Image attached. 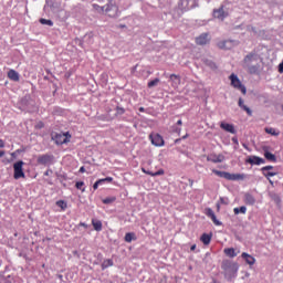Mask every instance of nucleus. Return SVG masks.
Instances as JSON below:
<instances>
[{
  "instance_id": "1",
  "label": "nucleus",
  "mask_w": 283,
  "mask_h": 283,
  "mask_svg": "<svg viewBox=\"0 0 283 283\" xmlns=\"http://www.w3.org/2000/svg\"><path fill=\"white\" fill-rule=\"evenodd\" d=\"M221 269L228 282H233V280H235L239 269L238 263L230 260H223L221 263Z\"/></svg>"
},
{
  "instance_id": "2",
  "label": "nucleus",
  "mask_w": 283,
  "mask_h": 283,
  "mask_svg": "<svg viewBox=\"0 0 283 283\" xmlns=\"http://www.w3.org/2000/svg\"><path fill=\"white\" fill-rule=\"evenodd\" d=\"M260 55H258V53L255 52H251L249 53L244 60V67H247L250 72V74H255L258 72V70H260Z\"/></svg>"
},
{
  "instance_id": "3",
  "label": "nucleus",
  "mask_w": 283,
  "mask_h": 283,
  "mask_svg": "<svg viewBox=\"0 0 283 283\" xmlns=\"http://www.w3.org/2000/svg\"><path fill=\"white\" fill-rule=\"evenodd\" d=\"M104 12L107 14V17L116 19V17H118V6H116V1L107 0L106 6H104Z\"/></svg>"
},
{
  "instance_id": "4",
  "label": "nucleus",
  "mask_w": 283,
  "mask_h": 283,
  "mask_svg": "<svg viewBox=\"0 0 283 283\" xmlns=\"http://www.w3.org/2000/svg\"><path fill=\"white\" fill-rule=\"evenodd\" d=\"M212 172H214L216 176H219V178H224L226 180H244V178H247V176L242 174H231L220 170H212Z\"/></svg>"
},
{
  "instance_id": "5",
  "label": "nucleus",
  "mask_w": 283,
  "mask_h": 283,
  "mask_svg": "<svg viewBox=\"0 0 283 283\" xmlns=\"http://www.w3.org/2000/svg\"><path fill=\"white\" fill-rule=\"evenodd\" d=\"M230 85L234 87V90H239L243 95H247V86L242 84V81H240V77H238L234 73H232L230 76Z\"/></svg>"
},
{
  "instance_id": "6",
  "label": "nucleus",
  "mask_w": 283,
  "mask_h": 283,
  "mask_svg": "<svg viewBox=\"0 0 283 283\" xmlns=\"http://www.w3.org/2000/svg\"><path fill=\"white\" fill-rule=\"evenodd\" d=\"M23 165L24 163L22 160L13 164V177L15 180H19V178H25V172H23Z\"/></svg>"
},
{
  "instance_id": "7",
  "label": "nucleus",
  "mask_w": 283,
  "mask_h": 283,
  "mask_svg": "<svg viewBox=\"0 0 283 283\" xmlns=\"http://www.w3.org/2000/svg\"><path fill=\"white\" fill-rule=\"evenodd\" d=\"M70 138H72L70 133H60L53 137V140H55L56 145H65L66 143H70Z\"/></svg>"
},
{
  "instance_id": "8",
  "label": "nucleus",
  "mask_w": 283,
  "mask_h": 283,
  "mask_svg": "<svg viewBox=\"0 0 283 283\" xmlns=\"http://www.w3.org/2000/svg\"><path fill=\"white\" fill-rule=\"evenodd\" d=\"M213 17L214 19H219V21H224L229 17V13L224 12V7L221 6L219 9L213 10Z\"/></svg>"
},
{
  "instance_id": "9",
  "label": "nucleus",
  "mask_w": 283,
  "mask_h": 283,
  "mask_svg": "<svg viewBox=\"0 0 283 283\" xmlns=\"http://www.w3.org/2000/svg\"><path fill=\"white\" fill-rule=\"evenodd\" d=\"M149 138L155 147H163L165 145V139H163V136H160L159 134H151L149 135Z\"/></svg>"
},
{
  "instance_id": "10",
  "label": "nucleus",
  "mask_w": 283,
  "mask_h": 283,
  "mask_svg": "<svg viewBox=\"0 0 283 283\" xmlns=\"http://www.w3.org/2000/svg\"><path fill=\"white\" fill-rule=\"evenodd\" d=\"M245 163H248L249 165H264V163H266V160H264V158H261L259 156H250Z\"/></svg>"
},
{
  "instance_id": "11",
  "label": "nucleus",
  "mask_w": 283,
  "mask_h": 283,
  "mask_svg": "<svg viewBox=\"0 0 283 283\" xmlns=\"http://www.w3.org/2000/svg\"><path fill=\"white\" fill-rule=\"evenodd\" d=\"M169 81H170L171 87H174V90H178V87H180V83H181L180 75L170 74Z\"/></svg>"
},
{
  "instance_id": "12",
  "label": "nucleus",
  "mask_w": 283,
  "mask_h": 283,
  "mask_svg": "<svg viewBox=\"0 0 283 283\" xmlns=\"http://www.w3.org/2000/svg\"><path fill=\"white\" fill-rule=\"evenodd\" d=\"M243 202L250 207H253V205L256 202L255 196H253L251 192H245L243 196Z\"/></svg>"
},
{
  "instance_id": "13",
  "label": "nucleus",
  "mask_w": 283,
  "mask_h": 283,
  "mask_svg": "<svg viewBox=\"0 0 283 283\" xmlns=\"http://www.w3.org/2000/svg\"><path fill=\"white\" fill-rule=\"evenodd\" d=\"M196 43L197 45H207V43H209V34L202 33L201 35L196 38Z\"/></svg>"
},
{
  "instance_id": "14",
  "label": "nucleus",
  "mask_w": 283,
  "mask_h": 283,
  "mask_svg": "<svg viewBox=\"0 0 283 283\" xmlns=\"http://www.w3.org/2000/svg\"><path fill=\"white\" fill-rule=\"evenodd\" d=\"M220 127L221 129H223L224 132H228L229 134H235V126H233V124L221 122Z\"/></svg>"
},
{
  "instance_id": "15",
  "label": "nucleus",
  "mask_w": 283,
  "mask_h": 283,
  "mask_svg": "<svg viewBox=\"0 0 283 283\" xmlns=\"http://www.w3.org/2000/svg\"><path fill=\"white\" fill-rule=\"evenodd\" d=\"M208 163H223L224 156L223 155H210L207 157Z\"/></svg>"
},
{
  "instance_id": "16",
  "label": "nucleus",
  "mask_w": 283,
  "mask_h": 283,
  "mask_svg": "<svg viewBox=\"0 0 283 283\" xmlns=\"http://www.w3.org/2000/svg\"><path fill=\"white\" fill-rule=\"evenodd\" d=\"M213 238V233H203L200 237V241L208 247V244H211V239Z\"/></svg>"
},
{
  "instance_id": "17",
  "label": "nucleus",
  "mask_w": 283,
  "mask_h": 283,
  "mask_svg": "<svg viewBox=\"0 0 283 283\" xmlns=\"http://www.w3.org/2000/svg\"><path fill=\"white\" fill-rule=\"evenodd\" d=\"M241 258H243V260H245L247 264H250V266H253V264H255V258L247 252H243L241 254Z\"/></svg>"
},
{
  "instance_id": "18",
  "label": "nucleus",
  "mask_w": 283,
  "mask_h": 283,
  "mask_svg": "<svg viewBox=\"0 0 283 283\" xmlns=\"http://www.w3.org/2000/svg\"><path fill=\"white\" fill-rule=\"evenodd\" d=\"M202 61L205 65H207V67H210V70H218V65H216V62H213V60L209 57H203Z\"/></svg>"
},
{
  "instance_id": "19",
  "label": "nucleus",
  "mask_w": 283,
  "mask_h": 283,
  "mask_svg": "<svg viewBox=\"0 0 283 283\" xmlns=\"http://www.w3.org/2000/svg\"><path fill=\"white\" fill-rule=\"evenodd\" d=\"M38 163L40 165H48V163H52V156L50 155H42L38 158Z\"/></svg>"
},
{
  "instance_id": "20",
  "label": "nucleus",
  "mask_w": 283,
  "mask_h": 283,
  "mask_svg": "<svg viewBox=\"0 0 283 283\" xmlns=\"http://www.w3.org/2000/svg\"><path fill=\"white\" fill-rule=\"evenodd\" d=\"M142 171L143 174H147L148 176H153V177H156V176H164L165 175V170L164 169H159L158 171L156 172H151L145 168H142Z\"/></svg>"
},
{
  "instance_id": "21",
  "label": "nucleus",
  "mask_w": 283,
  "mask_h": 283,
  "mask_svg": "<svg viewBox=\"0 0 283 283\" xmlns=\"http://www.w3.org/2000/svg\"><path fill=\"white\" fill-rule=\"evenodd\" d=\"M8 77L10 78V81L19 82V72L10 70L8 72Z\"/></svg>"
},
{
  "instance_id": "22",
  "label": "nucleus",
  "mask_w": 283,
  "mask_h": 283,
  "mask_svg": "<svg viewBox=\"0 0 283 283\" xmlns=\"http://www.w3.org/2000/svg\"><path fill=\"white\" fill-rule=\"evenodd\" d=\"M264 157L266 158V160H270V163H277V157H275L273 153L265 151Z\"/></svg>"
},
{
  "instance_id": "23",
  "label": "nucleus",
  "mask_w": 283,
  "mask_h": 283,
  "mask_svg": "<svg viewBox=\"0 0 283 283\" xmlns=\"http://www.w3.org/2000/svg\"><path fill=\"white\" fill-rule=\"evenodd\" d=\"M223 252L228 255V258H235V255H238L235 253V249L233 248H227L223 250Z\"/></svg>"
},
{
  "instance_id": "24",
  "label": "nucleus",
  "mask_w": 283,
  "mask_h": 283,
  "mask_svg": "<svg viewBox=\"0 0 283 283\" xmlns=\"http://www.w3.org/2000/svg\"><path fill=\"white\" fill-rule=\"evenodd\" d=\"M92 224H93L95 231H102L103 230V222H101L98 220H93Z\"/></svg>"
},
{
  "instance_id": "25",
  "label": "nucleus",
  "mask_w": 283,
  "mask_h": 283,
  "mask_svg": "<svg viewBox=\"0 0 283 283\" xmlns=\"http://www.w3.org/2000/svg\"><path fill=\"white\" fill-rule=\"evenodd\" d=\"M108 266H114V261H112V259L104 260L102 263V270L105 271Z\"/></svg>"
},
{
  "instance_id": "26",
  "label": "nucleus",
  "mask_w": 283,
  "mask_h": 283,
  "mask_svg": "<svg viewBox=\"0 0 283 283\" xmlns=\"http://www.w3.org/2000/svg\"><path fill=\"white\" fill-rule=\"evenodd\" d=\"M93 9L95 10V12H98V14H103L105 13V6L101 7L96 3L92 4Z\"/></svg>"
},
{
  "instance_id": "27",
  "label": "nucleus",
  "mask_w": 283,
  "mask_h": 283,
  "mask_svg": "<svg viewBox=\"0 0 283 283\" xmlns=\"http://www.w3.org/2000/svg\"><path fill=\"white\" fill-rule=\"evenodd\" d=\"M40 23L42 25H49L50 28H52V25H54V22L52 20H48V19H40Z\"/></svg>"
},
{
  "instance_id": "28",
  "label": "nucleus",
  "mask_w": 283,
  "mask_h": 283,
  "mask_svg": "<svg viewBox=\"0 0 283 283\" xmlns=\"http://www.w3.org/2000/svg\"><path fill=\"white\" fill-rule=\"evenodd\" d=\"M265 133L270 134L271 136H280V133H277L275 128H271V127L265 128Z\"/></svg>"
},
{
  "instance_id": "29",
  "label": "nucleus",
  "mask_w": 283,
  "mask_h": 283,
  "mask_svg": "<svg viewBox=\"0 0 283 283\" xmlns=\"http://www.w3.org/2000/svg\"><path fill=\"white\" fill-rule=\"evenodd\" d=\"M263 176H265V178H268L269 182L271 185H273V180H271V177L277 176V172H263Z\"/></svg>"
},
{
  "instance_id": "30",
  "label": "nucleus",
  "mask_w": 283,
  "mask_h": 283,
  "mask_svg": "<svg viewBox=\"0 0 283 283\" xmlns=\"http://www.w3.org/2000/svg\"><path fill=\"white\" fill-rule=\"evenodd\" d=\"M112 202H116V197H107L103 199L104 205H112Z\"/></svg>"
},
{
  "instance_id": "31",
  "label": "nucleus",
  "mask_w": 283,
  "mask_h": 283,
  "mask_svg": "<svg viewBox=\"0 0 283 283\" xmlns=\"http://www.w3.org/2000/svg\"><path fill=\"white\" fill-rule=\"evenodd\" d=\"M56 206L60 207V209H62L63 211H65V209H67V203L63 200L56 201Z\"/></svg>"
},
{
  "instance_id": "32",
  "label": "nucleus",
  "mask_w": 283,
  "mask_h": 283,
  "mask_svg": "<svg viewBox=\"0 0 283 283\" xmlns=\"http://www.w3.org/2000/svg\"><path fill=\"white\" fill-rule=\"evenodd\" d=\"M234 214L238 216L239 213H247V208L244 206L240 208H234Z\"/></svg>"
},
{
  "instance_id": "33",
  "label": "nucleus",
  "mask_w": 283,
  "mask_h": 283,
  "mask_svg": "<svg viewBox=\"0 0 283 283\" xmlns=\"http://www.w3.org/2000/svg\"><path fill=\"white\" fill-rule=\"evenodd\" d=\"M160 83V78H155L150 82H148V87L151 88V87H156V85H158Z\"/></svg>"
},
{
  "instance_id": "34",
  "label": "nucleus",
  "mask_w": 283,
  "mask_h": 283,
  "mask_svg": "<svg viewBox=\"0 0 283 283\" xmlns=\"http://www.w3.org/2000/svg\"><path fill=\"white\" fill-rule=\"evenodd\" d=\"M241 109H243V112H247L248 116H253V112L251 111V108H249V106L243 104Z\"/></svg>"
},
{
  "instance_id": "35",
  "label": "nucleus",
  "mask_w": 283,
  "mask_h": 283,
  "mask_svg": "<svg viewBox=\"0 0 283 283\" xmlns=\"http://www.w3.org/2000/svg\"><path fill=\"white\" fill-rule=\"evenodd\" d=\"M132 240H134V233L127 232L125 234V242H132Z\"/></svg>"
},
{
  "instance_id": "36",
  "label": "nucleus",
  "mask_w": 283,
  "mask_h": 283,
  "mask_svg": "<svg viewBox=\"0 0 283 283\" xmlns=\"http://www.w3.org/2000/svg\"><path fill=\"white\" fill-rule=\"evenodd\" d=\"M206 216H207L208 218H212V217L216 216V212H213V210H212L211 208H207V209H206Z\"/></svg>"
},
{
  "instance_id": "37",
  "label": "nucleus",
  "mask_w": 283,
  "mask_h": 283,
  "mask_svg": "<svg viewBox=\"0 0 283 283\" xmlns=\"http://www.w3.org/2000/svg\"><path fill=\"white\" fill-rule=\"evenodd\" d=\"M125 114V108L117 106L116 107V116H123Z\"/></svg>"
},
{
  "instance_id": "38",
  "label": "nucleus",
  "mask_w": 283,
  "mask_h": 283,
  "mask_svg": "<svg viewBox=\"0 0 283 283\" xmlns=\"http://www.w3.org/2000/svg\"><path fill=\"white\" fill-rule=\"evenodd\" d=\"M211 220H212L213 224H216V227H221L222 223L220 222V220H218L216 214L211 217Z\"/></svg>"
},
{
  "instance_id": "39",
  "label": "nucleus",
  "mask_w": 283,
  "mask_h": 283,
  "mask_svg": "<svg viewBox=\"0 0 283 283\" xmlns=\"http://www.w3.org/2000/svg\"><path fill=\"white\" fill-rule=\"evenodd\" d=\"M98 185H103V180L98 179V180L93 185V189H94V190L98 189Z\"/></svg>"
},
{
  "instance_id": "40",
  "label": "nucleus",
  "mask_w": 283,
  "mask_h": 283,
  "mask_svg": "<svg viewBox=\"0 0 283 283\" xmlns=\"http://www.w3.org/2000/svg\"><path fill=\"white\" fill-rule=\"evenodd\" d=\"M271 169H273V166H265L261 169V171L266 172V171H271Z\"/></svg>"
},
{
  "instance_id": "41",
  "label": "nucleus",
  "mask_w": 283,
  "mask_h": 283,
  "mask_svg": "<svg viewBox=\"0 0 283 283\" xmlns=\"http://www.w3.org/2000/svg\"><path fill=\"white\" fill-rule=\"evenodd\" d=\"M85 185V182H83V181H77L76 184H75V187H76V189H82V187Z\"/></svg>"
},
{
  "instance_id": "42",
  "label": "nucleus",
  "mask_w": 283,
  "mask_h": 283,
  "mask_svg": "<svg viewBox=\"0 0 283 283\" xmlns=\"http://www.w3.org/2000/svg\"><path fill=\"white\" fill-rule=\"evenodd\" d=\"M220 202L221 205H229V199L221 197Z\"/></svg>"
},
{
  "instance_id": "43",
  "label": "nucleus",
  "mask_w": 283,
  "mask_h": 283,
  "mask_svg": "<svg viewBox=\"0 0 283 283\" xmlns=\"http://www.w3.org/2000/svg\"><path fill=\"white\" fill-rule=\"evenodd\" d=\"M99 180H103V184H104V182H112V180H114V178H112V177H106V178L99 179Z\"/></svg>"
},
{
  "instance_id": "44",
  "label": "nucleus",
  "mask_w": 283,
  "mask_h": 283,
  "mask_svg": "<svg viewBox=\"0 0 283 283\" xmlns=\"http://www.w3.org/2000/svg\"><path fill=\"white\" fill-rule=\"evenodd\" d=\"M244 105V99H242V97L239 98V107H243Z\"/></svg>"
},
{
  "instance_id": "45",
  "label": "nucleus",
  "mask_w": 283,
  "mask_h": 283,
  "mask_svg": "<svg viewBox=\"0 0 283 283\" xmlns=\"http://www.w3.org/2000/svg\"><path fill=\"white\" fill-rule=\"evenodd\" d=\"M6 147V143H3V139H0V149H3Z\"/></svg>"
},
{
  "instance_id": "46",
  "label": "nucleus",
  "mask_w": 283,
  "mask_h": 283,
  "mask_svg": "<svg viewBox=\"0 0 283 283\" xmlns=\"http://www.w3.org/2000/svg\"><path fill=\"white\" fill-rule=\"evenodd\" d=\"M251 274L249 272H244V275L242 276V280H247Z\"/></svg>"
},
{
  "instance_id": "47",
  "label": "nucleus",
  "mask_w": 283,
  "mask_h": 283,
  "mask_svg": "<svg viewBox=\"0 0 283 283\" xmlns=\"http://www.w3.org/2000/svg\"><path fill=\"white\" fill-rule=\"evenodd\" d=\"M6 156V150H0V158H3Z\"/></svg>"
},
{
  "instance_id": "48",
  "label": "nucleus",
  "mask_w": 283,
  "mask_h": 283,
  "mask_svg": "<svg viewBox=\"0 0 283 283\" xmlns=\"http://www.w3.org/2000/svg\"><path fill=\"white\" fill-rule=\"evenodd\" d=\"M80 174H85V167L82 166V167L80 168Z\"/></svg>"
},
{
  "instance_id": "49",
  "label": "nucleus",
  "mask_w": 283,
  "mask_h": 283,
  "mask_svg": "<svg viewBox=\"0 0 283 283\" xmlns=\"http://www.w3.org/2000/svg\"><path fill=\"white\" fill-rule=\"evenodd\" d=\"M50 174H52V170H51V169L46 170V171L44 172V176H50Z\"/></svg>"
},
{
  "instance_id": "50",
  "label": "nucleus",
  "mask_w": 283,
  "mask_h": 283,
  "mask_svg": "<svg viewBox=\"0 0 283 283\" xmlns=\"http://www.w3.org/2000/svg\"><path fill=\"white\" fill-rule=\"evenodd\" d=\"M190 251H196V244H192V245L190 247Z\"/></svg>"
},
{
  "instance_id": "51",
  "label": "nucleus",
  "mask_w": 283,
  "mask_h": 283,
  "mask_svg": "<svg viewBox=\"0 0 283 283\" xmlns=\"http://www.w3.org/2000/svg\"><path fill=\"white\" fill-rule=\"evenodd\" d=\"M159 283H167V277L161 279Z\"/></svg>"
},
{
  "instance_id": "52",
  "label": "nucleus",
  "mask_w": 283,
  "mask_h": 283,
  "mask_svg": "<svg viewBox=\"0 0 283 283\" xmlns=\"http://www.w3.org/2000/svg\"><path fill=\"white\" fill-rule=\"evenodd\" d=\"M232 142H233L235 145H238V138L233 137V138H232Z\"/></svg>"
},
{
  "instance_id": "53",
  "label": "nucleus",
  "mask_w": 283,
  "mask_h": 283,
  "mask_svg": "<svg viewBox=\"0 0 283 283\" xmlns=\"http://www.w3.org/2000/svg\"><path fill=\"white\" fill-rule=\"evenodd\" d=\"M190 187H193V179H189Z\"/></svg>"
},
{
  "instance_id": "54",
  "label": "nucleus",
  "mask_w": 283,
  "mask_h": 283,
  "mask_svg": "<svg viewBox=\"0 0 283 283\" xmlns=\"http://www.w3.org/2000/svg\"><path fill=\"white\" fill-rule=\"evenodd\" d=\"M12 158H17V153H11Z\"/></svg>"
},
{
  "instance_id": "55",
  "label": "nucleus",
  "mask_w": 283,
  "mask_h": 283,
  "mask_svg": "<svg viewBox=\"0 0 283 283\" xmlns=\"http://www.w3.org/2000/svg\"><path fill=\"white\" fill-rule=\"evenodd\" d=\"M177 125H182V119H179V120L177 122Z\"/></svg>"
},
{
  "instance_id": "56",
  "label": "nucleus",
  "mask_w": 283,
  "mask_h": 283,
  "mask_svg": "<svg viewBox=\"0 0 283 283\" xmlns=\"http://www.w3.org/2000/svg\"><path fill=\"white\" fill-rule=\"evenodd\" d=\"M175 132H176L177 134H180V128H175Z\"/></svg>"
},
{
  "instance_id": "57",
  "label": "nucleus",
  "mask_w": 283,
  "mask_h": 283,
  "mask_svg": "<svg viewBox=\"0 0 283 283\" xmlns=\"http://www.w3.org/2000/svg\"><path fill=\"white\" fill-rule=\"evenodd\" d=\"M139 112H145V107H139Z\"/></svg>"
},
{
  "instance_id": "58",
  "label": "nucleus",
  "mask_w": 283,
  "mask_h": 283,
  "mask_svg": "<svg viewBox=\"0 0 283 283\" xmlns=\"http://www.w3.org/2000/svg\"><path fill=\"white\" fill-rule=\"evenodd\" d=\"M2 280H3L4 283L10 282V281H8V279H6V277H3Z\"/></svg>"
},
{
  "instance_id": "59",
  "label": "nucleus",
  "mask_w": 283,
  "mask_h": 283,
  "mask_svg": "<svg viewBox=\"0 0 283 283\" xmlns=\"http://www.w3.org/2000/svg\"><path fill=\"white\" fill-rule=\"evenodd\" d=\"M188 137H189V135L186 134V135L182 137V139L185 140V138H188Z\"/></svg>"
},
{
  "instance_id": "60",
  "label": "nucleus",
  "mask_w": 283,
  "mask_h": 283,
  "mask_svg": "<svg viewBox=\"0 0 283 283\" xmlns=\"http://www.w3.org/2000/svg\"><path fill=\"white\" fill-rule=\"evenodd\" d=\"M57 277L61 280V279H63V275L60 274Z\"/></svg>"
},
{
  "instance_id": "61",
  "label": "nucleus",
  "mask_w": 283,
  "mask_h": 283,
  "mask_svg": "<svg viewBox=\"0 0 283 283\" xmlns=\"http://www.w3.org/2000/svg\"><path fill=\"white\" fill-rule=\"evenodd\" d=\"M82 227H85V223H81Z\"/></svg>"
},
{
  "instance_id": "62",
  "label": "nucleus",
  "mask_w": 283,
  "mask_h": 283,
  "mask_svg": "<svg viewBox=\"0 0 283 283\" xmlns=\"http://www.w3.org/2000/svg\"><path fill=\"white\" fill-rule=\"evenodd\" d=\"M82 191H85V188H83Z\"/></svg>"
},
{
  "instance_id": "63",
  "label": "nucleus",
  "mask_w": 283,
  "mask_h": 283,
  "mask_svg": "<svg viewBox=\"0 0 283 283\" xmlns=\"http://www.w3.org/2000/svg\"><path fill=\"white\" fill-rule=\"evenodd\" d=\"M40 127H43V125L40 124Z\"/></svg>"
},
{
  "instance_id": "64",
  "label": "nucleus",
  "mask_w": 283,
  "mask_h": 283,
  "mask_svg": "<svg viewBox=\"0 0 283 283\" xmlns=\"http://www.w3.org/2000/svg\"><path fill=\"white\" fill-rule=\"evenodd\" d=\"M40 127H43V125L40 124Z\"/></svg>"
}]
</instances>
